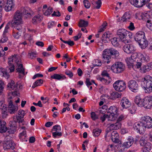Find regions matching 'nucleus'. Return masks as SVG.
Segmentation results:
<instances>
[{
	"instance_id": "obj_1",
	"label": "nucleus",
	"mask_w": 152,
	"mask_h": 152,
	"mask_svg": "<svg viewBox=\"0 0 152 152\" xmlns=\"http://www.w3.org/2000/svg\"><path fill=\"white\" fill-rule=\"evenodd\" d=\"M33 11L29 8L27 7L22 8L20 12L17 11L14 15L13 23L23 24L22 20L23 15H27V17H30L33 15Z\"/></svg>"
},
{
	"instance_id": "obj_2",
	"label": "nucleus",
	"mask_w": 152,
	"mask_h": 152,
	"mask_svg": "<svg viewBox=\"0 0 152 152\" xmlns=\"http://www.w3.org/2000/svg\"><path fill=\"white\" fill-rule=\"evenodd\" d=\"M5 104L3 103L2 102H0V109L2 110V113L7 115L6 111L8 110L10 114L15 113L18 110V108L13 104L12 100H10L9 103L8 107Z\"/></svg>"
},
{
	"instance_id": "obj_3",
	"label": "nucleus",
	"mask_w": 152,
	"mask_h": 152,
	"mask_svg": "<svg viewBox=\"0 0 152 152\" xmlns=\"http://www.w3.org/2000/svg\"><path fill=\"white\" fill-rule=\"evenodd\" d=\"M117 34L121 41L125 43L129 42V39L132 36V33L124 29L118 30Z\"/></svg>"
},
{
	"instance_id": "obj_4",
	"label": "nucleus",
	"mask_w": 152,
	"mask_h": 152,
	"mask_svg": "<svg viewBox=\"0 0 152 152\" xmlns=\"http://www.w3.org/2000/svg\"><path fill=\"white\" fill-rule=\"evenodd\" d=\"M141 85L142 87L149 93L152 91V77L149 75L145 76L141 80Z\"/></svg>"
},
{
	"instance_id": "obj_5",
	"label": "nucleus",
	"mask_w": 152,
	"mask_h": 152,
	"mask_svg": "<svg viewBox=\"0 0 152 152\" xmlns=\"http://www.w3.org/2000/svg\"><path fill=\"white\" fill-rule=\"evenodd\" d=\"M111 69L114 73L119 74L124 70L125 66L121 62H116L111 66Z\"/></svg>"
},
{
	"instance_id": "obj_6",
	"label": "nucleus",
	"mask_w": 152,
	"mask_h": 152,
	"mask_svg": "<svg viewBox=\"0 0 152 152\" xmlns=\"http://www.w3.org/2000/svg\"><path fill=\"white\" fill-rule=\"evenodd\" d=\"M117 109L115 106H111L108 109L107 113H109V120L111 121L115 120L118 116Z\"/></svg>"
},
{
	"instance_id": "obj_7",
	"label": "nucleus",
	"mask_w": 152,
	"mask_h": 152,
	"mask_svg": "<svg viewBox=\"0 0 152 152\" xmlns=\"http://www.w3.org/2000/svg\"><path fill=\"white\" fill-rule=\"evenodd\" d=\"M113 86L115 90L122 91L125 89L126 86L125 82L122 80H118L113 84Z\"/></svg>"
},
{
	"instance_id": "obj_8",
	"label": "nucleus",
	"mask_w": 152,
	"mask_h": 152,
	"mask_svg": "<svg viewBox=\"0 0 152 152\" xmlns=\"http://www.w3.org/2000/svg\"><path fill=\"white\" fill-rule=\"evenodd\" d=\"M133 128L140 134H143L146 129L142 121L139 123H135L134 124Z\"/></svg>"
},
{
	"instance_id": "obj_9",
	"label": "nucleus",
	"mask_w": 152,
	"mask_h": 152,
	"mask_svg": "<svg viewBox=\"0 0 152 152\" xmlns=\"http://www.w3.org/2000/svg\"><path fill=\"white\" fill-rule=\"evenodd\" d=\"M136 18L139 20L142 19L149 23L150 22V20H148L151 18V16L150 13L148 12L138 13L136 14Z\"/></svg>"
},
{
	"instance_id": "obj_10",
	"label": "nucleus",
	"mask_w": 152,
	"mask_h": 152,
	"mask_svg": "<svg viewBox=\"0 0 152 152\" xmlns=\"http://www.w3.org/2000/svg\"><path fill=\"white\" fill-rule=\"evenodd\" d=\"M141 120L145 129L152 128V118L151 117L149 116L142 117Z\"/></svg>"
},
{
	"instance_id": "obj_11",
	"label": "nucleus",
	"mask_w": 152,
	"mask_h": 152,
	"mask_svg": "<svg viewBox=\"0 0 152 152\" xmlns=\"http://www.w3.org/2000/svg\"><path fill=\"white\" fill-rule=\"evenodd\" d=\"M142 106L146 109H150L152 106V96H149L143 99Z\"/></svg>"
},
{
	"instance_id": "obj_12",
	"label": "nucleus",
	"mask_w": 152,
	"mask_h": 152,
	"mask_svg": "<svg viewBox=\"0 0 152 152\" xmlns=\"http://www.w3.org/2000/svg\"><path fill=\"white\" fill-rule=\"evenodd\" d=\"M150 0H129L130 3L137 7H142L148 3Z\"/></svg>"
},
{
	"instance_id": "obj_13",
	"label": "nucleus",
	"mask_w": 152,
	"mask_h": 152,
	"mask_svg": "<svg viewBox=\"0 0 152 152\" xmlns=\"http://www.w3.org/2000/svg\"><path fill=\"white\" fill-rule=\"evenodd\" d=\"M128 86L129 89L133 92H136L138 90V86L136 82L134 80H131L128 83Z\"/></svg>"
},
{
	"instance_id": "obj_14",
	"label": "nucleus",
	"mask_w": 152,
	"mask_h": 152,
	"mask_svg": "<svg viewBox=\"0 0 152 152\" xmlns=\"http://www.w3.org/2000/svg\"><path fill=\"white\" fill-rule=\"evenodd\" d=\"M111 48L104 50L103 51L102 57L104 60V62L108 64L110 61L111 56Z\"/></svg>"
},
{
	"instance_id": "obj_15",
	"label": "nucleus",
	"mask_w": 152,
	"mask_h": 152,
	"mask_svg": "<svg viewBox=\"0 0 152 152\" xmlns=\"http://www.w3.org/2000/svg\"><path fill=\"white\" fill-rule=\"evenodd\" d=\"M9 127L7 128L8 130V132L9 134H13L16 130L17 125L16 123L13 121H10L9 124Z\"/></svg>"
},
{
	"instance_id": "obj_16",
	"label": "nucleus",
	"mask_w": 152,
	"mask_h": 152,
	"mask_svg": "<svg viewBox=\"0 0 152 152\" xmlns=\"http://www.w3.org/2000/svg\"><path fill=\"white\" fill-rule=\"evenodd\" d=\"M123 49L125 53L129 54L133 53L134 50V47L131 44L125 45L123 47Z\"/></svg>"
},
{
	"instance_id": "obj_17",
	"label": "nucleus",
	"mask_w": 152,
	"mask_h": 152,
	"mask_svg": "<svg viewBox=\"0 0 152 152\" xmlns=\"http://www.w3.org/2000/svg\"><path fill=\"white\" fill-rule=\"evenodd\" d=\"M121 126V123L116 122L114 124H110L107 128V131H108V132H109L113 130H117L120 128Z\"/></svg>"
},
{
	"instance_id": "obj_18",
	"label": "nucleus",
	"mask_w": 152,
	"mask_h": 152,
	"mask_svg": "<svg viewBox=\"0 0 152 152\" xmlns=\"http://www.w3.org/2000/svg\"><path fill=\"white\" fill-rule=\"evenodd\" d=\"M120 104L124 108H127L131 105V103L129 99L125 97L121 99Z\"/></svg>"
},
{
	"instance_id": "obj_19",
	"label": "nucleus",
	"mask_w": 152,
	"mask_h": 152,
	"mask_svg": "<svg viewBox=\"0 0 152 152\" xmlns=\"http://www.w3.org/2000/svg\"><path fill=\"white\" fill-rule=\"evenodd\" d=\"M145 34L143 31H140L137 32L134 37L135 40L137 42L142 40H144L145 38Z\"/></svg>"
},
{
	"instance_id": "obj_20",
	"label": "nucleus",
	"mask_w": 152,
	"mask_h": 152,
	"mask_svg": "<svg viewBox=\"0 0 152 152\" xmlns=\"http://www.w3.org/2000/svg\"><path fill=\"white\" fill-rule=\"evenodd\" d=\"M15 144L11 140L7 141L5 142L3 145V148L4 150H7L9 149H14L15 147Z\"/></svg>"
},
{
	"instance_id": "obj_21",
	"label": "nucleus",
	"mask_w": 152,
	"mask_h": 152,
	"mask_svg": "<svg viewBox=\"0 0 152 152\" xmlns=\"http://www.w3.org/2000/svg\"><path fill=\"white\" fill-rule=\"evenodd\" d=\"M18 84L17 83L15 84V82L12 80L8 83L7 85V88L10 91L13 90H16L18 88Z\"/></svg>"
},
{
	"instance_id": "obj_22",
	"label": "nucleus",
	"mask_w": 152,
	"mask_h": 152,
	"mask_svg": "<svg viewBox=\"0 0 152 152\" xmlns=\"http://www.w3.org/2000/svg\"><path fill=\"white\" fill-rule=\"evenodd\" d=\"M111 34L109 32H105L103 34L102 38V42L104 43L108 42L110 41Z\"/></svg>"
},
{
	"instance_id": "obj_23",
	"label": "nucleus",
	"mask_w": 152,
	"mask_h": 152,
	"mask_svg": "<svg viewBox=\"0 0 152 152\" xmlns=\"http://www.w3.org/2000/svg\"><path fill=\"white\" fill-rule=\"evenodd\" d=\"M111 139L112 141L115 143H118L119 140L118 139V134L115 131H113L111 134Z\"/></svg>"
},
{
	"instance_id": "obj_24",
	"label": "nucleus",
	"mask_w": 152,
	"mask_h": 152,
	"mask_svg": "<svg viewBox=\"0 0 152 152\" xmlns=\"http://www.w3.org/2000/svg\"><path fill=\"white\" fill-rule=\"evenodd\" d=\"M134 142V140L132 137H129L127 139V141L123 143V145L127 148H129L132 146Z\"/></svg>"
},
{
	"instance_id": "obj_25",
	"label": "nucleus",
	"mask_w": 152,
	"mask_h": 152,
	"mask_svg": "<svg viewBox=\"0 0 152 152\" xmlns=\"http://www.w3.org/2000/svg\"><path fill=\"white\" fill-rule=\"evenodd\" d=\"M0 124V132L4 133L7 130V127L6 126V123L3 120H1Z\"/></svg>"
},
{
	"instance_id": "obj_26",
	"label": "nucleus",
	"mask_w": 152,
	"mask_h": 152,
	"mask_svg": "<svg viewBox=\"0 0 152 152\" xmlns=\"http://www.w3.org/2000/svg\"><path fill=\"white\" fill-rule=\"evenodd\" d=\"M14 121L16 123L18 122L20 125V123H22L24 122V120L23 119V117L16 115V116H14L13 117Z\"/></svg>"
},
{
	"instance_id": "obj_27",
	"label": "nucleus",
	"mask_w": 152,
	"mask_h": 152,
	"mask_svg": "<svg viewBox=\"0 0 152 152\" xmlns=\"http://www.w3.org/2000/svg\"><path fill=\"white\" fill-rule=\"evenodd\" d=\"M138 43L142 49L145 48L148 45V42L145 38L144 39V40H142L138 42Z\"/></svg>"
},
{
	"instance_id": "obj_28",
	"label": "nucleus",
	"mask_w": 152,
	"mask_h": 152,
	"mask_svg": "<svg viewBox=\"0 0 152 152\" xmlns=\"http://www.w3.org/2000/svg\"><path fill=\"white\" fill-rule=\"evenodd\" d=\"M134 102L138 106H142V100L140 96H137L135 98Z\"/></svg>"
},
{
	"instance_id": "obj_29",
	"label": "nucleus",
	"mask_w": 152,
	"mask_h": 152,
	"mask_svg": "<svg viewBox=\"0 0 152 152\" xmlns=\"http://www.w3.org/2000/svg\"><path fill=\"white\" fill-rule=\"evenodd\" d=\"M121 95L116 91L113 92L110 94V99L114 100L120 97Z\"/></svg>"
},
{
	"instance_id": "obj_30",
	"label": "nucleus",
	"mask_w": 152,
	"mask_h": 152,
	"mask_svg": "<svg viewBox=\"0 0 152 152\" xmlns=\"http://www.w3.org/2000/svg\"><path fill=\"white\" fill-rule=\"evenodd\" d=\"M131 18V15L130 14L127 12H126L124 15L121 17V20L123 22H127L129 21V20Z\"/></svg>"
},
{
	"instance_id": "obj_31",
	"label": "nucleus",
	"mask_w": 152,
	"mask_h": 152,
	"mask_svg": "<svg viewBox=\"0 0 152 152\" xmlns=\"http://www.w3.org/2000/svg\"><path fill=\"white\" fill-rule=\"evenodd\" d=\"M110 52H111V56H113V58H117L119 55V52L117 50L112 48H111V51Z\"/></svg>"
},
{
	"instance_id": "obj_32",
	"label": "nucleus",
	"mask_w": 152,
	"mask_h": 152,
	"mask_svg": "<svg viewBox=\"0 0 152 152\" xmlns=\"http://www.w3.org/2000/svg\"><path fill=\"white\" fill-rule=\"evenodd\" d=\"M152 68V62L150 64H148L145 65L142 67V70H143L144 73L148 72L151 70Z\"/></svg>"
},
{
	"instance_id": "obj_33",
	"label": "nucleus",
	"mask_w": 152,
	"mask_h": 152,
	"mask_svg": "<svg viewBox=\"0 0 152 152\" xmlns=\"http://www.w3.org/2000/svg\"><path fill=\"white\" fill-rule=\"evenodd\" d=\"M18 67L16 69L17 72L19 73H22L23 75H25L24 69L23 67L22 64H17Z\"/></svg>"
},
{
	"instance_id": "obj_34",
	"label": "nucleus",
	"mask_w": 152,
	"mask_h": 152,
	"mask_svg": "<svg viewBox=\"0 0 152 152\" xmlns=\"http://www.w3.org/2000/svg\"><path fill=\"white\" fill-rule=\"evenodd\" d=\"M42 19V18L40 15H38L34 16L32 19V22L33 23H35L38 22H40Z\"/></svg>"
},
{
	"instance_id": "obj_35",
	"label": "nucleus",
	"mask_w": 152,
	"mask_h": 152,
	"mask_svg": "<svg viewBox=\"0 0 152 152\" xmlns=\"http://www.w3.org/2000/svg\"><path fill=\"white\" fill-rule=\"evenodd\" d=\"M111 43L115 47H118L119 45L120 39L117 37H114L111 40Z\"/></svg>"
},
{
	"instance_id": "obj_36",
	"label": "nucleus",
	"mask_w": 152,
	"mask_h": 152,
	"mask_svg": "<svg viewBox=\"0 0 152 152\" xmlns=\"http://www.w3.org/2000/svg\"><path fill=\"white\" fill-rule=\"evenodd\" d=\"M0 74L2 75V76L5 77L7 79L9 77L10 75L6 71L5 69L2 68H0Z\"/></svg>"
},
{
	"instance_id": "obj_37",
	"label": "nucleus",
	"mask_w": 152,
	"mask_h": 152,
	"mask_svg": "<svg viewBox=\"0 0 152 152\" xmlns=\"http://www.w3.org/2000/svg\"><path fill=\"white\" fill-rule=\"evenodd\" d=\"M88 25V22L82 19H80L79 22V26L80 27H86Z\"/></svg>"
},
{
	"instance_id": "obj_38",
	"label": "nucleus",
	"mask_w": 152,
	"mask_h": 152,
	"mask_svg": "<svg viewBox=\"0 0 152 152\" xmlns=\"http://www.w3.org/2000/svg\"><path fill=\"white\" fill-rule=\"evenodd\" d=\"M15 24L14 26L13 31V32H15L17 31H21L22 29V26L20 25L21 24L14 23Z\"/></svg>"
},
{
	"instance_id": "obj_39",
	"label": "nucleus",
	"mask_w": 152,
	"mask_h": 152,
	"mask_svg": "<svg viewBox=\"0 0 152 152\" xmlns=\"http://www.w3.org/2000/svg\"><path fill=\"white\" fill-rule=\"evenodd\" d=\"M43 81L42 79L37 80L34 83L32 87V88H34L36 87L40 86L43 83Z\"/></svg>"
},
{
	"instance_id": "obj_40",
	"label": "nucleus",
	"mask_w": 152,
	"mask_h": 152,
	"mask_svg": "<svg viewBox=\"0 0 152 152\" xmlns=\"http://www.w3.org/2000/svg\"><path fill=\"white\" fill-rule=\"evenodd\" d=\"M14 6L9 5L7 4H4V6L3 7L4 10L7 12H9L14 7Z\"/></svg>"
},
{
	"instance_id": "obj_41",
	"label": "nucleus",
	"mask_w": 152,
	"mask_h": 152,
	"mask_svg": "<svg viewBox=\"0 0 152 152\" xmlns=\"http://www.w3.org/2000/svg\"><path fill=\"white\" fill-rule=\"evenodd\" d=\"M139 55H140L137 53H134L131 55V58L132 60L135 61H138V60H139V59H140L139 57H138Z\"/></svg>"
},
{
	"instance_id": "obj_42",
	"label": "nucleus",
	"mask_w": 152,
	"mask_h": 152,
	"mask_svg": "<svg viewBox=\"0 0 152 152\" xmlns=\"http://www.w3.org/2000/svg\"><path fill=\"white\" fill-rule=\"evenodd\" d=\"M101 132V130L98 128H96L93 130V135L95 137H97L99 135Z\"/></svg>"
},
{
	"instance_id": "obj_43",
	"label": "nucleus",
	"mask_w": 152,
	"mask_h": 152,
	"mask_svg": "<svg viewBox=\"0 0 152 152\" xmlns=\"http://www.w3.org/2000/svg\"><path fill=\"white\" fill-rule=\"evenodd\" d=\"M61 130V128L59 125H56L54 126L52 129V131H55L56 132H59Z\"/></svg>"
},
{
	"instance_id": "obj_44",
	"label": "nucleus",
	"mask_w": 152,
	"mask_h": 152,
	"mask_svg": "<svg viewBox=\"0 0 152 152\" xmlns=\"http://www.w3.org/2000/svg\"><path fill=\"white\" fill-rule=\"evenodd\" d=\"M139 54L140 55L141 57L140 59H139V60L142 62L143 61L147 62L148 61V60H149L148 57L147 56H144L143 55L140 53Z\"/></svg>"
},
{
	"instance_id": "obj_45",
	"label": "nucleus",
	"mask_w": 152,
	"mask_h": 152,
	"mask_svg": "<svg viewBox=\"0 0 152 152\" xmlns=\"http://www.w3.org/2000/svg\"><path fill=\"white\" fill-rule=\"evenodd\" d=\"M53 10V8L50 7L48 8L47 10L44 13V14L45 15L47 16L50 15L52 12Z\"/></svg>"
},
{
	"instance_id": "obj_46",
	"label": "nucleus",
	"mask_w": 152,
	"mask_h": 152,
	"mask_svg": "<svg viewBox=\"0 0 152 152\" xmlns=\"http://www.w3.org/2000/svg\"><path fill=\"white\" fill-rule=\"evenodd\" d=\"M61 74H54L51 76V78L59 80L61 79Z\"/></svg>"
},
{
	"instance_id": "obj_47",
	"label": "nucleus",
	"mask_w": 152,
	"mask_h": 152,
	"mask_svg": "<svg viewBox=\"0 0 152 152\" xmlns=\"http://www.w3.org/2000/svg\"><path fill=\"white\" fill-rule=\"evenodd\" d=\"M9 65V69L10 70V72H12L14 71L15 70V66L14 65L12 64V63H10V61L8 62Z\"/></svg>"
},
{
	"instance_id": "obj_48",
	"label": "nucleus",
	"mask_w": 152,
	"mask_h": 152,
	"mask_svg": "<svg viewBox=\"0 0 152 152\" xmlns=\"http://www.w3.org/2000/svg\"><path fill=\"white\" fill-rule=\"evenodd\" d=\"M83 3L84 7L86 9H88L90 7L91 4L89 2L88 0H84L83 1Z\"/></svg>"
},
{
	"instance_id": "obj_49",
	"label": "nucleus",
	"mask_w": 152,
	"mask_h": 152,
	"mask_svg": "<svg viewBox=\"0 0 152 152\" xmlns=\"http://www.w3.org/2000/svg\"><path fill=\"white\" fill-rule=\"evenodd\" d=\"M21 33V31H16L15 32H13V35L15 38L18 39L20 36Z\"/></svg>"
},
{
	"instance_id": "obj_50",
	"label": "nucleus",
	"mask_w": 152,
	"mask_h": 152,
	"mask_svg": "<svg viewBox=\"0 0 152 152\" xmlns=\"http://www.w3.org/2000/svg\"><path fill=\"white\" fill-rule=\"evenodd\" d=\"M95 3L97 5L96 7L94 6V9H99L102 5V2L101 0H98V1L96 2Z\"/></svg>"
},
{
	"instance_id": "obj_51",
	"label": "nucleus",
	"mask_w": 152,
	"mask_h": 152,
	"mask_svg": "<svg viewBox=\"0 0 152 152\" xmlns=\"http://www.w3.org/2000/svg\"><path fill=\"white\" fill-rule=\"evenodd\" d=\"M13 90V91H11L10 93L9 94H11L14 96H18V94H19L18 91V88L17 89Z\"/></svg>"
},
{
	"instance_id": "obj_52",
	"label": "nucleus",
	"mask_w": 152,
	"mask_h": 152,
	"mask_svg": "<svg viewBox=\"0 0 152 152\" xmlns=\"http://www.w3.org/2000/svg\"><path fill=\"white\" fill-rule=\"evenodd\" d=\"M65 73L69 77L71 78L73 76V74L72 72L69 70H66L65 71Z\"/></svg>"
},
{
	"instance_id": "obj_53",
	"label": "nucleus",
	"mask_w": 152,
	"mask_h": 152,
	"mask_svg": "<svg viewBox=\"0 0 152 152\" xmlns=\"http://www.w3.org/2000/svg\"><path fill=\"white\" fill-rule=\"evenodd\" d=\"M64 43L67 44L70 46H72L75 44L74 42L71 41L70 39H69L68 41H66L64 42Z\"/></svg>"
},
{
	"instance_id": "obj_54",
	"label": "nucleus",
	"mask_w": 152,
	"mask_h": 152,
	"mask_svg": "<svg viewBox=\"0 0 152 152\" xmlns=\"http://www.w3.org/2000/svg\"><path fill=\"white\" fill-rule=\"evenodd\" d=\"M53 136L54 138L56 137L57 136H61L62 135V133L61 132H55L52 133Z\"/></svg>"
},
{
	"instance_id": "obj_55",
	"label": "nucleus",
	"mask_w": 152,
	"mask_h": 152,
	"mask_svg": "<svg viewBox=\"0 0 152 152\" xmlns=\"http://www.w3.org/2000/svg\"><path fill=\"white\" fill-rule=\"evenodd\" d=\"M145 139L143 137H142L139 141L140 145L142 146H144L146 144L145 143Z\"/></svg>"
},
{
	"instance_id": "obj_56",
	"label": "nucleus",
	"mask_w": 152,
	"mask_h": 152,
	"mask_svg": "<svg viewBox=\"0 0 152 152\" xmlns=\"http://www.w3.org/2000/svg\"><path fill=\"white\" fill-rule=\"evenodd\" d=\"M91 117L94 120H95L98 118L95 113L94 112H92L91 113Z\"/></svg>"
},
{
	"instance_id": "obj_57",
	"label": "nucleus",
	"mask_w": 152,
	"mask_h": 152,
	"mask_svg": "<svg viewBox=\"0 0 152 152\" xmlns=\"http://www.w3.org/2000/svg\"><path fill=\"white\" fill-rule=\"evenodd\" d=\"M145 147L146 149L148 151H150L151 149V144L150 143H147L145 145Z\"/></svg>"
},
{
	"instance_id": "obj_58",
	"label": "nucleus",
	"mask_w": 152,
	"mask_h": 152,
	"mask_svg": "<svg viewBox=\"0 0 152 152\" xmlns=\"http://www.w3.org/2000/svg\"><path fill=\"white\" fill-rule=\"evenodd\" d=\"M97 79L103 82V83H107V80L103 77H99L97 78Z\"/></svg>"
},
{
	"instance_id": "obj_59",
	"label": "nucleus",
	"mask_w": 152,
	"mask_h": 152,
	"mask_svg": "<svg viewBox=\"0 0 152 152\" xmlns=\"http://www.w3.org/2000/svg\"><path fill=\"white\" fill-rule=\"evenodd\" d=\"M106 118H108V120L109 121V115L107 114H104L103 116L101 117L100 119L102 121V122H103Z\"/></svg>"
},
{
	"instance_id": "obj_60",
	"label": "nucleus",
	"mask_w": 152,
	"mask_h": 152,
	"mask_svg": "<svg viewBox=\"0 0 152 152\" xmlns=\"http://www.w3.org/2000/svg\"><path fill=\"white\" fill-rule=\"evenodd\" d=\"M17 115L22 117H23V118L24 116L25 115L24 111L23 110L21 111L19 110L18 111V113Z\"/></svg>"
},
{
	"instance_id": "obj_61",
	"label": "nucleus",
	"mask_w": 152,
	"mask_h": 152,
	"mask_svg": "<svg viewBox=\"0 0 152 152\" xmlns=\"http://www.w3.org/2000/svg\"><path fill=\"white\" fill-rule=\"evenodd\" d=\"M103 77L106 76L108 77H109V74L106 70L103 71L101 73Z\"/></svg>"
},
{
	"instance_id": "obj_62",
	"label": "nucleus",
	"mask_w": 152,
	"mask_h": 152,
	"mask_svg": "<svg viewBox=\"0 0 152 152\" xmlns=\"http://www.w3.org/2000/svg\"><path fill=\"white\" fill-rule=\"evenodd\" d=\"M8 39L7 37L5 36V35H4L3 37L1 39L0 42L2 43H4L7 41Z\"/></svg>"
},
{
	"instance_id": "obj_63",
	"label": "nucleus",
	"mask_w": 152,
	"mask_h": 152,
	"mask_svg": "<svg viewBox=\"0 0 152 152\" xmlns=\"http://www.w3.org/2000/svg\"><path fill=\"white\" fill-rule=\"evenodd\" d=\"M129 29L131 30H133L135 29V27L134 26V23L132 22H131L130 23L129 26L128 27Z\"/></svg>"
},
{
	"instance_id": "obj_64",
	"label": "nucleus",
	"mask_w": 152,
	"mask_h": 152,
	"mask_svg": "<svg viewBox=\"0 0 152 152\" xmlns=\"http://www.w3.org/2000/svg\"><path fill=\"white\" fill-rule=\"evenodd\" d=\"M140 61L138 60V61H135V62L137 63L136 64V66H137V68H140L141 66V63L140 62Z\"/></svg>"
}]
</instances>
